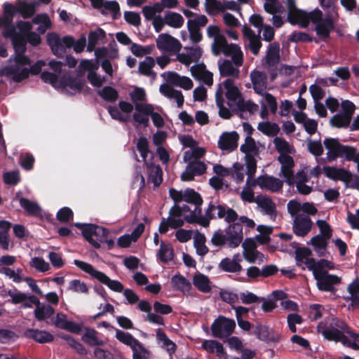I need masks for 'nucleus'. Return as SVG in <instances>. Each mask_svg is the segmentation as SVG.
Here are the masks:
<instances>
[{"label":"nucleus","instance_id":"nucleus-1","mask_svg":"<svg viewBox=\"0 0 359 359\" xmlns=\"http://www.w3.org/2000/svg\"><path fill=\"white\" fill-rule=\"evenodd\" d=\"M243 239V227L241 224L233 223L225 229V234L221 229L215 231L211 238V243L216 247H222L227 242L229 248H235L239 246Z\"/></svg>","mask_w":359,"mask_h":359},{"label":"nucleus","instance_id":"nucleus-2","mask_svg":"<svg viewBox=\"0 0 359 359\" xmlns=\"http://www.w3.org/2000/svg\"><path fill=\"white\" fill-rule=\"evenodd\" d=\"M74 264L83 271L88 273L92 278L97 279L100 283L107 285L110 290L116 292H121L124 290L123 285L117 280H111L104 273L95 269L90 264L74 259Z\"/></svg>","mask_w":359,"mask_h":359},{"label":"nucleus","instance_id":"nucleus-3","mask_svg":"<svg viewBox=\"0 0 359 359\" xmlns=\"http://www.w3.org/2000/svg\"><path fill=\"white\" fill-rule=\"evenodd\" d=\"M203 216L208 220V227L212 219H224L226 222L231 224L238 219V214L233 208L227 207L225 204L215 205L212 201L209 203L205 215Z\"/></svg>","mask_w":359,"mask_h":359},{"label":"nucleus","instance_id":"nucleus-4","mask_svg":"<svg viewBox=\"0 0 359 359\" xmlns=\"http://www.w3.org/2000/svg\"><path fill=\"white\" fill-rule=\"evenodd\" d=\"M74 226L81 230L82 236L95 248H100V242L102 238L107 236L109 231L107 229L93 224L75 223Z\"/></svg>","mask_w":359,"mask_h":359},{"label":"nucleus","instance_id":"nucleus-5","mask_svg":"<svg viewBox=\"0 0 359 359\" xmlns=\"http://www.w3.org/2000/svg\"><path fill=\"white\" fill-rule=\"evenodd\" d=\"M236 323L233 319L219 316L211 325L212 334L215 338L223 339L228 337L233 332Z\"/></svg>","mask_w":359,"mask_h":359},{"label":"nucleus","instance_id":"nucleus-6","mask_svg":"<svg viewBox=\"0 0 359 359\" xmlns=\"http://www.w3.org/2000/svg\"><path fill=\"white\" fill-rule=\"evenodd\" d=\"M315 279L318 289L323 292H334V285L341 282V279L337 275L330 274L324 269L319 270L318 273H315Z\"/></svg>","mask_w":359,"mask_h":359},{"label":"nucleus","instance_id":"nucleus-7","mask_svg":"<svg viewBox=\"0 0 359 359\" xmlns=\"http://www.w3.org/2000/svg\"><path fill=\"white\" fill-rule=\"evenodd\" d=\"M208 22L205 15H197L194 19H189L187 21V29L189 33L190 40L193 43H198L203 39V34L201 28L205 27Z\"/></svg>","mask_w":359,"mask_h":359},{"label":"nucleus","instance_id":"nucleus-8","mask_svg":"<svg viewBox=\"0 0 359 359\" xmlns=\"http://www.w3.org/2000/svg\"><path fill=\"white\" fill-rule=\"evenodd\" d=\"M337 18L333 12L327 11L325 17L316 25L315 31L323 41L330 39L331 32L335 29L334 19Z\"/></svg>","mask_w":359,"mask_h":359},{"label":"nucleus","instance_id":"nucleus-9","mask_svg":"<svg viewBox=\"0 0 359 359\" xmlns=\"http://www.w3.org/2000/svg\"><path fill=\"white\" fill-rule=\"evenodd\" d=\"M156 46L160 50L177 53L181 50L182 44L176 38L163 33L156 39Z\"/></svg>","mask_w":359,"mask_h":359},{"label":"nucleus","instance_id":"nucleus-10","mask_svg":"<svg viewBox=\"0 0 359 359\" xmlns=\"http://www.w3.org/2000/svg\"><path fill=\"white\" fill-rule=\"evenodd\" d=\"M253 334H255L258 339L266 343H276L281 339V334L276 332L273 328L259 323H257L255 327Z\"/></svg>","mask_w":359,"mask_h":359},{"label":"nucleus","instance_id":"nucleus-11","mask_svg":"<svg viewBox=\"0 0 359 359\" xmlns=\"http://www.w3.org/2000/svg\"><path fill=\"white\" fill-rule=\"evenodd\" d=\"M8 294L11 297V302L14 304H22V309H30L33 305L36 307L39 306V299L35 295H27V294L18 291L13 292L11 290L8 292Z\"/></svg>","mask_w":359,"mask_h":359},{"label":"nucleus","instance_id":"nucleus-12","mask_svg":"<svg viewBox=\"0 0 359 359\" xmlns=\"http://www.w3.org/2000/svg\"><path fill=\"white\" fill-rule=\"evenodd\" d=\"M313 222L309 215L299 214L294 217L293 232L297 236L304 237L312 228Z\"/></svg>","mask_w":359,"mask_h":359},{"label":"nucleus","instance_id":"nucleus-13","mask_svg":"<svg viewBox=\"0 0 359 359\" xmlns=\"http://www.w3.org/2000/svg\"><path fill=\"white\" fill-rule=\"evenodd\" d=\"M323 171L325 176L332 180H341L346 183L350 184L353 177L352 173L344 168H337L332 166H324Z\"/></svg>","mask_w":359,"mask_h":359},{"label":"nucleus","instance_id":"nucleus-14","mask_svg":"<svg viewBox=\"0 0 359 359\" xmlns=\"http://www.w3.org/2000/svg\"><path fill=\"white\" fill-rule=\"evenodd\" d=\"M84 85V81L79 79V77L72 76H64L59 81V88L63 90H69L71 95H75L76 93H81Z\"/></svg>","mask_w":359,"mask_h":359},{"label":"nucleus","instance_id":"nucleus-15","mask_svg":"<svg viewBox=\"0 0 359 359\" xmlns=\"http://www.w3.org/2000/svg\"><path fill=\"white\" fill-rule=\"evenodd\" d=\"M0 76H12V80L16 83H20L27 79L29 76V69L25 67L20 69L18 65L6 66L0 69Z\"/></svg>","mask_w":359,"mask_h":359},{"label":"nucleus","instance_id":"nucleus-16","mask_svg":"<svg viewBox=\"0 0 359 359\" xmlns=\"http://www.w3.org/2000/svg\"><path fill=\"white\" fill-rule=\"evenodd\" d=\"M239 135L236 131L224 132L219 138L218 147L224 151H232L238 147Z\"/></svg>","mask_w":359,"mask_h":359},{"label":"nucleus","instance_id":"nucleus-17","mask_svg":"<svg viewBox=\"0 0 359 359\" xmlns=\"http://www.w3.org/2000/svg\"><path fill=\"white\" fill-rule=\"evenodd\" d=\"M116 330V338L120 342L129 346L131 349H135L136 347H138L142 352L144 354H148L149 351L143 346V345L135 339L130 333L125 332L118 329H115Z\"/></svg>","mask_w":359,"mask_h":359},{"label":"nucleus","instance_id":"nucleus-18","mask_svg":"<svg viewBox=\"0 0 359 359\" xmlns=\"http://www.w3.org/2000/svg\"><path fill=\"white\" fill-rule=\"evenodd\" d=\"M259 187L271 192H279L282 190L283 182L280 180L268 175L259 177Z\"/></svg>","mask_w":359,"mask_h":359},{"label":"nucleus","instance_id":"nucleus-19","mask_svg":"<svg viewBox=\"0 0 359 359\" xmlns=\"http://www.w3.org/2000/svg\"><path fill=\"white\" fill-rule=\"evenodd\" d=\"M317 331L327 341H334L335 342H341L343 344L346 337V335L339 329L334 327H323L321 324H319L317 326Z\"/></svg>","mask_w":359,"mask_h":359},{"label":"nucleus","instance_id":"nucleus-20","mask_svg":"<svg viewBox=\"0 0 359 359\" xmlns=\"http://www.w3.org/2000/svg\"><path fill=\"white\" fill-rule=\"evenodd\" d=\"M47 43L55 56L60 58H62L65 56L66 48L58 34L54 32L48 33L47 35Z\"/></svg>","mask_w":359,"mask_h":359},{"label":"nucleus","instance_id":"nucleus-21","mask_svg":"<svg viewBox=\"0 0 359 359\" xmlns=\"http://www.w3.org/2000/svg\"><path fill=\"white\" fill-rule=\"evenodd\" d=\"M24 335L25 337L32 339L40 344L52 342L54 337L52 334L46 330H39L38 329H27Z\"/></svg>","mask_w":359,"mask_h":359},{"label":"nucleus","instance_id":"nucleus-22","mask_svg":"<svg viewBox=\"0 0 359 359\" xmlns=\"http://www.w3.org/2000/svg\"><path fill=\"white\" fill-rule=\"evenodd\" d=\"M325 147L328 150L327 158L330 161H334L341 156V151L343 144L337 139L325 138L323 141Z\"/></svg>","mask_w":359,"mask_h":359},{"label":"nucleus","instance_id":"nucleus-23","mask_svg":"<svg viewBox=\"0 0 359 359\" xmlns=\"http://www.w3.org/2000/svg\"><path fill=\"white\" fill-rule=\"evenodd\" d=\"M250 79L255 92L258 95H264V91L266 87V74L258 70H254L250 73Z\"/></svg>","mask_w":359,"mask_h":359},{"label":"nucleus","instance_id":"nucleus-24","mask_svg":"<svg viewBox=\"0 0 359 359\" xmlns=\"http://www.w3.org/2000/svg\"><path fill=\"white\" fill-rule=\"evenodd\" d=\"M136 111H140L149 115L152 119L154 125L156 128H162L164 126V120L163 117L157 112L154 111V107L151 104H135Z\"/></svg>","mask_w":359,"mask_h":359},{"label":"nucleus","instance_id":"nucleus-25","mask_svg":"<svg viewBox=\"0 0 359 359\" xmlns=\"http://www.w3.org/2000/svg\"><path fill=\"white\" fill-rule=\"evenodd\" d=\"M167 81L176 86H180L184 90H190L193 88V82L191 79L187 76H181L175 72H168Z\"/></svg>","mask_w":359,"mask_h":359},{"label":"nucleus","instance_id":"nucleus-26","mask_svg":"<svg viewBox=\"0 0 359 359\" xmlns=\"http://www.w3.org/2000/svg\"><path fill=\"white\" fill-rule=\"evenodd\" d=\"M53 323L58 328L72 332H78L80 330L79 326L76 323L68 321L67 316L62 313H57L56 316L53 318Z\"/></svg>","mask_w":359,"mask_h":359},{"label":"nucleus","instance_id":"nucleus-27","mask_svg":"<svg viewBox=\"0 0 359 359\" xmlns=\"http://www.w3.org/2000/svg\"><path fill=\"white\" fill-rule=\"evenodd\" d=\"M224 87L226 90V97L228 100V105L231 107V102H236L242 96L241 93L237 86L234 85V81L231 79H227L223 82Z\"/></svg>","mask_w":359,"mask_h":359},{"label":"nucleus","instance_id":"nucleus-28","mask_svg":"<svg viewBox=\"0 0 359 359\" xmlns=\"http://www.w3.org/2000/svg\"><path fill=\"white\" fill-rule=\"evenodd\" d=\"M156 257L163 264H168L172 261L175 257L172 245L170 243H165L161 241L160 248L156 253Z\"/></svg>","mask_w":359,"mask_h":359},{"label":"nucleus","instance_id":"nucleus-29","mask_svg":"<svg viewBox=\"0 0 359 359\" xmlns=\"http://www.w3.org/2000/svg\"><path fill=\"white\" fill-rule=\"evenodd\" d=\"M280 45L273 42L269 45L266 55V62L269 67H273L280 62Z\"/></svg>","mask_w":359,"mask_h":359},{"label":"nucleus","instance_id":"nucleus-30","mask_svg":"<svg viewBox=\"0 0 359 359\" xmlns=\"http://www.w3.org/2000/svg\"><path fill=\"white\" fill-rule=\"evenodd\" d=\"M36 4V1L28 3L25 0L20 1L16 6L17 13L24 19H28L35 14Z\"/></svg>","mask_w":359,"mask_h":359},{"label":"nucleus","instance_id":"nucleus-31","mask_svg":"<svg viewBox=\"0 0 359 359\" xmlns=\"http://www.w3.org/2000/svg\"><path fill=\"white\" fill-rule=\"evenodd\" d=\"M137 149L140 153L141 156L143 158L145 165L147 168H151L154 166V162L147 160V156L150 152L149 149V142L145 137H140L137 142Z\"/></svg>","mask_w":359,"mask_h":359},{"label":"nucleus","instance_id":"nucleus-32","mask_svg":"<svg viewBox=\"0 0 359 359\" xmlns=\"http://www.w3.org/2000/svg\"><path fill=\"white\" fill-rule=\"evenodd\" d=\"M98 332L95 329H86L82 340L90 346H102L105 344L104 340L99 339L97 337Z\"/></svg>","mask_w":359,"mask_h":359},{"label":"nucleus","instance_id":"nucleus-33","mask_svg":"<svg viewBox=\"0 0 359 359\" xmlns=\"http://www.w3.org/2000/svg\"><path fill=\"white\" fill-rule=\"evenodd\" d=\"M220 75L223 77L233 76L239 77V69L233 67L232 62L228 60H224L222 64L219 65Z\"/></svg>","mask_w":359,"mask_h":359},{"label":"nucleus","instance_id":"nucleus-34","mask_svg":"<svg viewBox=\"0 0 359 359\" xmlns=\"http://www.w3.org/2000/svg\"><path fill=\"white\" fill-rule=\"evenodd\" d=\"M201 346L203 349L210 353L216 352L217 355L219 357L226 354L222 344L216 340H204Z\"/></svg>","mask_w":359,"mask_h":359},{"label":"nucleus","instance_id":"nucleus-35","mask_svg":"<svg viewBox=\"0 0 359 359\" xmlns=\"http://www.w3.org/2000/svg\"><path fill=\"white\" fill-rule=\"evenodd\" d=\"M193 283L202 292L207 293L211 291L210 279L203 273L196 274L193 278Z\"/></svg>","mask_w":359,"mask_h":359},{"label":"nucleus","instance_id":"nucleus-36","mask_svg":"<svg viewBox=\"0 0 359 359\" xmlns=\"http://www.w3.org/2000/svg\"><path fill=\"white\" fill-rule=\"evenodd\" d=\"M219 268L225 272L230 273L240 272L242 270V266L238 262L229 257H225L222 259L219 264Z\"/></svg>","mask_w":359,"mask_h":359},{"label":"nucleus","instance_id":"nucleus-37","mask_svg":"<svg viewBox=\"0 0 359 359\" xmlns=\"http://www.w3.org/2000/svg\"><path fill=\"white\" fill-rule=\"evenodd\" d=\"M54 313V308L49 304L41 305V303H39V306L34 309L35 318L39 321L49 318Z\"/></svg>","mask_w":359,"mask_h":359},{"label":"nucleus","instance_id":"nucleus-38","mask_svg":"<svg viewBox=\"0 0 359 359\" xmlns=\"http://www.w3.org/2000/svg\"><path fill=\"white\" fill-rule=\"evenodd\" d=\"M102 8L103 9L100 11L102 15L106 16L108 14L107 11H108L111 13L113 20H117L121 15L119 4L116 1H106Z\"/></svg>","mask_w":359,"mask_h":359},{"label":"nucleus","instance_id":"nucleus-39","mask_svg":"<svg viewBox=\"0 0 359 359\" xmlns=\"http://www.w3.org/2000/svg\"><path fill=\"white\" fill-rule=\"evenodd\" d=\"M165 22L173 28H180L183 26L184 18L178 13L168 11L165 15Z\"/></svg>","mask_w":359,"mask_h":359},{"label":"nucleus","instance_id":"nucleus-40","mask_svg":"<svg viewBox=\"0 0 359 359\" xmlns=\"http://www.w3.org/2000/svg\"><path fill=\"white\" fill-rule=\"evenodd\" d=\"M257 129L263 134L269 137L276 136L280 132L278 125L269 121L260 122L258 124Z\"/></svg>","mask_w":359,"mask_h":359},{"label":"nucleus","instance_id":"nucleus-41","mask_svg":"<svg viewBox=\"0 0 359 359\" xmlns=\"http://www.w3.org/2000/svg\"><path fill=\"white\" fill-rule=\"evenodd\" d=\"M97 95L108 102H114L118 97V91L111 86H104L97 90Z\"/></svg>","mask_w":359,"mask_h":359},{"label":"nucleus","instance_id":"nucleus-42","mask_svg":"<svg viewBox=\"0 0 359 359\" xmlns=\"http://www.w3.org/2000/svg\"><path fill=\"white\" fill-rule=\"evenodd\" d=\"M156 339L158 342H162V347L166 348L167 351H175L176 344L168 337L165 332L161 328H158L156 330Z\"/></svg>","mask_w":359,"mask_h":359},{"label":"nucleus","instance_id":"nucleus-43","mask_svg":"<svg viewBox=\"0 0 359 359\" xmlns=\"http://www.w3.org/2000/svg\"><path fill=\"white\" fill-rule=\"evenodd\" d=\"M105 36V32L101 28H98L95 31L90 32L88 36V50L90 52L94 50L100 38H104Z\"/></svg>","mask_w":359,"mask_h":359},{"label":"nucleus","instance_id":"nucleus-44","mask_svg":"<svg viewBox=\"0 0 359 359\" xmlns=\"http://www.w3.org/2000/svg\"><path fill=\"white\" fill-rule=\"evenodd\" d=\"M19 202L20 206L23 208L29 215L38 216L40 214L41 210L37 203L23 197L20 198Z\"/></svg>","mask_w":359,"mask_h":359},{"label":"nucleus","instance_id":"nucleus-45","mask_svg":"<svg viewBox=\"0 0 359 359\" xmlns=\"http://www.w3.org/2000/svg\"><path fill=\"white\" fill-rule=\"evenodd\" d=\"M172 287L180 291L188 290L191 287L189 281L181 274H177L171 278Z\"/></svg>","mask_w":359,"mask_h":359},{"label":"nucleus","instance_id":"nucleus-46","mask_svg":"<svg viewBox=\"0 0 359 359\" xmlns=\"http://www.w3.org/2000/svg\"><path fill=\"white\" fill-rule=\"evenodd\" d=\"M184 201L195 205H201L203 201L200 194L191 188H188L184 191Z\"/></svg>","mask_w":359,"mask_h":359},{"label":"nucleus","instance_id":"nucleus-47","mask_svg":"<svg viewBox=\"0 0 359 359\" xmlns=\"http://www.w3.org/2000/svg\"><path fill=\"white\" fill-rule=\"evenodd\" d=\"M240 150L245 156L258 154V148L256 146L255 141L254 138L250 136L245 137V143L241 146Z\"/></svg>","mask_w":359,"mask_h":359},{"label":"nucleus","instance_id":"nucleus-48","mask_svg":"<svg viewBox=\"0 0 359 359\" xmlns=\"http://www.w3.org/2000/svg\"><path fill=\"white\" fill-rule=\"evenodd\" d=\"M351 119L348 116L341 113L334 115L330 118V124L336 128H346L349 126Z\"/></svg>","mask_w":359,"mask_h":359},{"label":"nucleus","instance_id":"nucleus-49","mask_svg":"<svg viewBox=\"0 0 359 359\" xmlns=\"http://www.w3.org/2000/svg\"><path fill=\"white\" fill-rule=\"evenodd\" d=\"M248 29L249 32H250V36H249V40H250V43H249V47H250V49L251 50V52L255 55H257L259 52V50L262 47V42L260 41V39L259 36H256L255 32L248 27L247 26H244L243 27V29Z\"/></svg>","mask_w":359,"mask_h":359},{"label":"nucleus","instance_id":"nucleus-50","mask_svg":"<svg viewBox=\"0 0 359 359\" xmlns=\"http://www.w3.org/2000/svg\"><path fill=\"white\" fill-rule=\"evenodd\" d=\"M149 170L152 169L149 175V180H150L156 187H158L163 182V170L159 165H155Z\"/></svg>","mask_w":359,"mask_h":359},{"label":"nucleus","instance_id":"nucleus-51","mask_svg":"<svg viewBox=\"0 0 359 359\" xmlns=\"http://www.w3.org/2000/svg\"><path fill=\"white\" fill-rule=\"evenodd\" d=\"M341 156L344 157L348 161H358L359 158V153L357 152V149L353 146L344 145L341 151Z\"/></svg>","mask_w":359,"mask_h":359},{"label":"nucleus","instance_id":"nucleus-52","mask_svg":"<svg viewBox=\"0 0 359 359\" xmlns=\"http://www.w3.org/2000/svg\"><path fill=\"white\" fill-rule=\"evenodd\" d=\"M245 161L247 168V183H249L256 172L257 160L255 159L254 155H247L245 156Z\"/></svg>","mask_w":359,"mask_h":359},{"label":"nucleus","instance_id":"nucleus-53","mask_svg":"<svg viewBox=\"0 0 359 359\" xmlns=\"http://www.w3.org/2000/svg\"><path fill=\"white\" fill-rule=\"evenodd\" d=\"M155 65V60L152 57L147 56L144 61L139 64V72L141 74L149 76L152 74V67Z\"/></svg>","mask_w":359,"mask_h":359},{"label":"nucleus","instance_id":"nucleus-54","mask_svg":"<svg viewBox=\"0 0 359 359\" xmlns=\"http://www.w3.org/2000/svg\"><path fill=\"white\" fill-rule=\"evenodd\" d=\"M327 241L328 240L318 234L313 236L309 243L313 247L316 252L320 255H323L321 250H325L327 246Z\"/></svg>","mask_w":359,"mask_h":359},{"label":"nucleus","instance_id":"nucleus-55","mask_svg":"<svg viewBox=\"0 0 359 359\" xmlns=\"http://www.w3.org/2000/svg\"><path fill=\"white\" fill-rule=\"evenodd\" d=\"M183 220L189 224H198L203 227H208V220L207 218H203V215H197L195 211H191L190 214L186 215Z\"/></svg>","mask_w":359,"mask_h":359},{"label":"nucleus","instance_id":"nucleus-56","mask_svg":"<svg viewBox=\"0 0 359 359\" xmlns=\"http://www.w3.org/2000/svg\"><path fill=\"white\" fill-rule=\"evenodd\" d=\"M288 40L290 42L293 43H307L311 42L313 41V37L310 36L308 33L294 31L288 38Z\"/></svg>","mask_w":359,"mask_h":359},{"label":"nucleus","instance_id":"nucleus-57","mask_svg":"<svg viewBox=\"0 0 359 359\" xmlns=\"http://www.w3.org/2000/svg\"><path fill=\"white\" fill-rule=\"evenodd\" d=\"M306 264V267L312 271L313 273V276H315V273H318L319 270L323 269L324 265L323 263H328V261L326 259H320L318 262H316L314 258H310L309 257L303 262Z\"/></svg>","mask_w":359,"mask_h":359},{"label":"nucleus","instance_id":"nucleus-58","mask_svg":"<svg viewBox=\"0 0 359 359\" xmlns=\"http://www.w3.org/2000/svg\"><path fill=\"white\" fill-rule=\"evenodd\" d=\"M68 290L77 293H88V287L79 279H74L69 282Z\"/></svg>","mask_w":359,"mask_h":359},{"label":"nucleus","instance_id":"nucleus-59","mask_svg":"<svg viewBox=\"0 0 359 359\" xmlns=\"http://www.w3.org/2000/svg\"><path fill=\"white\" fill-rule=\"evenodd\" d=\"M74 212L69 207L60 208L56 215L57 219L62 223H67L73 219Z\"/></svg>","mask_w":359,"mask_h":359},{"label":"nucleus","instance_id":"nucleus-60","mask_svg":"<svg viewBox=\"0 0 359 359\" xmlns=\"http://www.w3.org/2000/svg\"><path fill=\"white\" fill-rule=\"evenodd\" d=\"M18 13L16 6L11 3L6 2L3 5V17L10 24L13 22L15 15Z\"/></svg>","mask_w":359,"mask_h":359},{"label":"nucleus","instance_id":"nucleus-61","mask_svg":"<svg viewBox=\"0 0 359 359\" xmlns=\"http://www.w3.org/2000/svg\"><path fill=\"white\" fill-rule=\"evenodd\" d=\"M293 20L302 27L306 28L309 24L308 12L298 9L294 13Z\"/></svg>","mask_w":359,"mask_h":359},{"label":"nucleus","instance_id":"nucleus-62","mask_svg":"<svg viewBox=\"0 0 359 359\" xmlns=\"http://www.w3.org/2000/svg\"><path fill=\"white\" fill-rule=\"evenodd\" d=\"M227 44L226 37L223 34H220L215 39L212 46V52L215 55H219L225 46Z\"/></svg>","mask_w":359,"mask_h":359},{"label":"nucleus","instance_id":"nucleus-63","mask_svg":"<svg viewBox=\"0 0 359 359\" xmlns=\"http://www.w3.org/2000/svg\"><path fill=\"white\" fill-rule=\"evenodd\" d=\"M273 144L280 155H286L290 152V144L285 140L276 137L273 140Z\"/></svg>","mask_w":359,"mask_h":359},{"label":"nucleus","instance_id":"nucleus-64","mask_svg":"<svg viewBox=\"0 0 359 359\" xmlns=\"http://www.w3.org/2000/svg\"><path fill=\"white\" fill-rule=\"evenodd\" d=\"M41 80L46 83H50L54 88L59 87L58 75L48 71H44L41 74Z\"/></svg>","mask_w":359,"mask_h":359}]
</instances>
